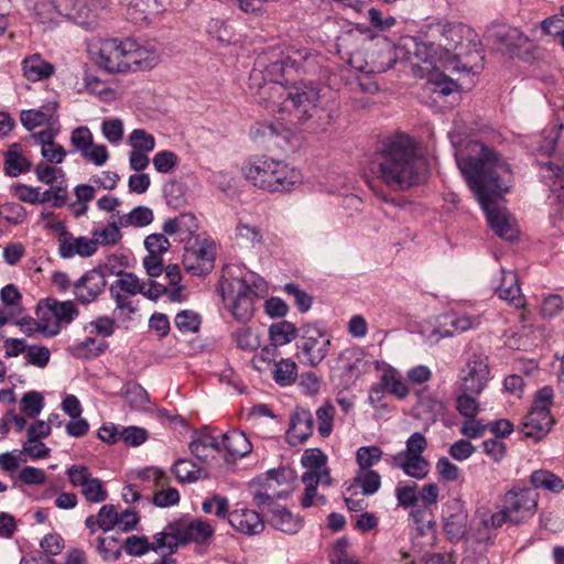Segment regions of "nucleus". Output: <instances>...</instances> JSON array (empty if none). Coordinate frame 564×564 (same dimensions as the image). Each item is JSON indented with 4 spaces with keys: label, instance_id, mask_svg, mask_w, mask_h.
I'll return each instance as SVG.
<instances>
[{
    "label": "nucleus",
    "instance_id": "nucleus-1",
    "mask_svg": "<svg viewBox=\"0 0 564 564\" xmlns=\"http://www.w3.org/2000/svg\"><path fill=\"white\" fill-rule=\"evenodd\" d=\"M250 73V88L258 87L263 99H269L271 111L288 113V121L296 129L317 132L324 130L332 116L319 105V91L304 82L285 86L292 79L286 56L263 65L259 59Z\"/></svg>",
    "mask_w": 564,
    "mask_h": 564
},
{
    "label": "nucleus",
    "instance_id": "nucleus-2",
    "mask_svg": "<svg viewBox=\"0 0 564 564\" xmlns=\"http://www.w3.org/2000/svg\"><path fill=\"white\" fill-rule=\"evenodd\" d=\"M466 158H456L470 189L485 212L487 221L501 239L513 241L518 230L510 215L496 207V199L509 191L512 178L510 165L492 148L479 141L468 145Z\"/></svg>",
    "mask_w": 564,
    "mask_h": 564
},
{
    "label": "nucleus",
    "instance_id": "nucleus-3",
    "mask_svg": "<svg viewBox=\"0 0 564 564\" xmlns=\"http://www.w3.org/2000/svg\"><path fill=\"white\" fill-rule=\"evenodd\" d=\"M373 173L393 191H403L420 182L422 162L406 134L390 138L372 161Z\"/></svg>",
    "mask_w": 564,
    "mask_h": 564
},
{
    "label": "nucleus",
    "instance_id": "nucleus-4",
    "mask_svg": "<svg viewBox=\"0 0 564 564\" xmlns=\"http://www.w3.org/2000/svg\"><path fill=\"white\" fill-rule=\"evenodd\" d=\"M241 171L254 186L271 193L290 192L302 181L300 171L267 155L250 158Z\"/></svg>",
    "mask_w": 564,
    "mask_h": 564
},
{
    "label": "nucleus",
    "instance_id": "nucleus-5",
    "mask_svg": "<svg viewBox=\"0 0 564 564\" xmlns=\"http://www.w3.org/2000/svg\"><path fill=\"white\" fill-rule=\"evenodd\" d=\"M220 292L235 319L245 323L253 315L254 301L264 292V281L253 273L242 278L223 276Z\"/></svg>",
    "mask_w": 564,
    "mask_h": 564
},
{
    "label": "nucleus",
    "instance_id": "nucleus-6",
    "mask_svg": "<svg viewBox=\"0 0 564 564\" xmlns=\"http://www.w3.org/2000/svg\"><path fill=\"white\" fill-rule=\"evenodd\" d=\"M330 339L316 324H304L300 327V335L296 341V357L301 364L310 367H317L328 355Z\"/></svg>",
    "mask_w": 564,
    "mask_h": 564
},
{
    "label": "nucleus",
    "instance_id": "nucleus-7",
    "mask_svg": "<svg viewBox=\"0 0 564 564\" xmlns=\"http://www.w3.org/2000/svg\"><path fill=\"white\" fill-rule=\"evenodd\" d=\"M539 495L531 488L513 487L506 492L503 506L509 513L511 524L519 525L531 519L538 508Z\"/></svg>",
    "mask_w": 564,
    "mask_h": 564
},
{
    "label": "nucleus",
    "instance_id": "nucleus-8",
    "mask_svg": "<svg viewBox=\"0 0 564 564\" xmlns=\"http://www.w3.org/2000/svg\"><path fill=\"white\" fill-rule=\"evenodd\" d=\"M126 40L107 39L100 42L97 64L109 74L129 72Z\"/></svg>",
    "mask_w": 564,
    "mask_h": 564
},
{
    "label": "nucleus",
    "instance_id": "nucleus-9",
    "mask_svg": "<svg viewBox=\"0 0 564 564\" xmlns=\"http://www.w3.org/2000/svg\"><path fill=\"white\" fill-rule=\"evenodd\" d=\"M105 7L104 0H58L57 2V9L63 18L83 26L94 24L99 10Z\"/></svg>",
    "mask_w": 564,
    "mask_h": 564
},
{
    "label": "nucleus",
    "instance_id": "nucleus-10",
    "mask_svg": "<svg viewBox=\"0 0 564 564\" xmlns=\"http://www.w3.org/2000/svg\"><path fill=\"white\" fill-rule=\"evenodd\" d=\"M170 529L173 530L171 534L176 536L181 545H186L192 542L198 544L205 543L214 534L212 524L200 518H182L172 521L170 522Z\"/></svg>",
    "mask_w": 564,
    "mask_h": 564
},
{
    "label": "nucleus",
    "instance_id": "nucleus-11",
    "mask_svg": "<svg viewBox=\"0 0 564 564\" xmlns=\"http://www.w3.org/2000/svg\"><path fill=\"white\" fill-rule=\"evenodd\" d=\"M489 378V367L487 357L481 355H473L460 373V392H470V394H479Z\"/></svg>",
    "mask_w": 564,
    "mask_h": 564
},
{
    "label": "nucleus",
    "instance_id": "nucleus-12",
    "mask_svg": "<svg viewBox=\"0 0 564 564\" xmlns=\"http://www.w3.org/2000/svg\"><path fill=\"white\" fill-rule=\"evenodd\" d=\"M215 245L212 241L203 240L195 246L185 248L183 263L187 272L193 275H205L208 274L215 262Z\"/></svg>",
    "mask_w": 564,
    "mask_h": 564
},
{
    "label": "nucleus",
    "instance_id": "nucleus-13",
    "mask_svg": "<svg viewBox=\"0 0 564 564\" xmlns=\"http://www.w3.org/2000/svg\"><path fill=\"white\" fill-rule=\"evenodd\" d=\"M467 511L459 499H451L443 507V529L451 541H459L465 536Z\"/></svg>",
    "mask_w": 564,
    "mask_h": 564
},
{
    "label": "nucleus",
    "instance_id": "nucleus-14",
    "mask_svg": "<svg viewBox=\"0 0 564 564\" xmlns=\"http://www.w3.org/2000/svg\"><path fill=\"white\" fill-rule=\"evenodd\" d=\"M119 279L116 280L109 288L111 299L116 302L117 310L127 311L129 314L135 312L132 303L128 301V295H135L143 293V284L140 283L138 276L131 272L119 271Z\"/></svg>",
    "mask_w": 564,
    "mask_h": 564
},
{
    "label": "nucleus",
    "instance_id": "nucleus-15",
    "mask_svg": "<svg viewBox=\"0 0 564 564\" xmlns=\"http://www.w3.org/2000/svg\"><path fill=\"white\" fill-rule=\"evenodd\" d=\"M46 310L51 313L55 319L56 325L53 329L47 332L48 336H55L59 333L61 324H70L79 314V311L73 301H57L55 299H44L37 305V317L40 319H45V313L42 312Z\"/></svg>",
    "mask_w": 564,
    "mask_h": 564
},
{
    "label": "nucleus",
    "instance_id": "nucleus-16",
    "mask_svg": "<svg viewBox=\"0 0 564 564\" xmlns=\"http://www.w3.org/2000/svg\"><path fill=\"white\" fill-rule=\"evenodd\" d=\"M106 285L102 271L94 268L74 283V294L79 303L90 304L105 291Z\"/></svg>",
    "mask_w": 564,
    "mask_h": 564
},
{
    "label": "nucleus",
    "instance_id": "nucleus-17",
    "mask_svg": "<svg viewBox=\"0 0 564 564\" xmlns=\"http://www.w3.org/2000/svg\"><path fill=\"white\" fill-rule=\"evenodd\" d=\"M314 432V417L308 409L296 406L290 416L286 440L291 446L305 443Z\"/></svg>",
    "mask_w": 564,
    "mask_h": 564
},
{
    "label": "nucleus",
    "instance_id": "nucleus-18",
    "mask_svg": "<svg viewBox=\"0 0 564 564\" xmlns=\"http://www.w3.org/2000/svg\"><path fill=\"white\" fill-rule=\"evenodd\" d=\"M433 34L441 36L438 45L444 48V53L455 52L463 45V41L470 29L459 22H449L440 20L430 26Z\"/></svg>",
    "mask_w": 564,
    "mask_h": 564
},
{
    "label": "nucleus",
    "instance_id": "nucleus-19",
    "mask_svg": "<svg viewBox=\"0 0 564 564\" xmlns=\"http://www.w3.org/2000/svg\"><path fill=\"white\" fill-rule=\"evenodd\" d=\"M435 48L433 43H424L414 36H404L397 46V56H402L404 61L413 66L419 63H434Z\"/></svg>",
    "mask_w": 564,
    "mask_h": 564
},
{
    "label": "nucleus",
    "instance_id": "nucleus-20",
    "mask_svg": "<svg viewBox=\"0 0 564 564\" xmlns=\"http://www.w3.org/2000/svg\"><path fill=\"white\" fill-rule=\"evenodd\" d=\"M554 420L551 412L531 409L524 416L520 431L524 437H531L535 441L542 440L551 430Z\"/></svg>",
    "mask_w": 564,
    "mask_h": 564
},
{
    "label": "nucleus",
    "instance_id": "nucleus-21",
    "mask_svg": "<svg viewBox=\"0 0 564 564\" xmlns=\"http://www.w3.org/2000/svg\"><path fill=\"white\" fill-rule=\"evenodd\" d=\"M129 72L148 70L159 63V53L154 47L139 45L135 41L127 39Z\"/></svg>",
    "mask_w": 564,
    "mask_h": 564
},
{
    "label": "nucleus",
    "instance_id": "nucleus-22",
    "mask_svg": "<svg viewBox=\"0 0 564 564\" xmlns=\"http://www.w3.org/2000/svg\"><path fill=\"white\" fill-rule=\"evenodd\" d=\"M499 299L508 302L516 308H522L525 305V299L519 285L518 274L512 270H501L500 284L495 289Z\"/></svg>",
    "mask_w": 564,
    "mask_h": 564
},
{
    "label": "nucleus",
    "instance_id": "nucleus-23",
    "mask_svg": "<svg viewBox=\"0 0 564 564\" xmlns=\"http://www.w3.org/2000/svg\"><path fill=\"white\" fill-rule=\"evenodd\" d=\"M228 522L238 532L256 535L263 531V519L257 511L249 509H236L231 512L228 511Z\"/></svg>",
    "mask_w": 564,
    "mask_h": 564
},
{
    "label": "nucleus",
    "instance_id": "nucleus-24",
    "mask_svg": "<svg viewBox=\"0 0 564 564\" xmlns=\"http://www.w3.org/2000/svg\"><path fill=\"white\" fill-rule=\"evenodd\" d=\"M96 251L97 241L88 237L74 238L69 236L59 239L58 253L64 259H69L74 256L90 257Z\"/></svg>",
    "mask_w": 564,
    "mask_h": 564
},
{
    "label": "nucleus",
    "instance_id": "nucleus-25",
    "mask_svg": "<svg viewBox=\"0 0 564 564\" xmlns=\"http://www.w3.org/2000/svg\"><path fill=\"white\" fill-rule=\"evenodd\" d=\"M387 462L393 467L402 469L406 476L417 480L425 478L429 474V462L424 457L394 454L390 455Z\"/></svg>",
    "mask_w": 564,
    "mask_h": 564
},
{
    "label": "nucleus",
    "instance_id": "nucleus-26",
    "mask_svg": "<svg viewBox=\"0 0 564 564\" xmlns=\"http://www.w3.org/2000/svg\"><path fill=\"white\" fill-rule=\"evenodd\" d=\"M300 75L307 76L310 79L308 82L305 83L313 87H316L321 93V89L318 88V86L314 85V82H316L317 84L328 83L330 77V70L328 68L326 58L323 55L314 52L312 56L308 58L306 65H304V68L302 69Z\"/></svg>",
    "mask_w": 564,
    "mask_h": 564
},
{
    "label": "nucleus",
    "instance_id": "nucleus-27",
    "mask_svg": "<svg viewBox=\"0 0 564 564\" xmlns=\"http://www.w3.org/2000/svg\"><path fill=\"white\" fill-rule=\"evenodd\" d=\"M4 173L10 177H17L20 174L30 171L32 163L23 156L22 145L18 142L12 143L3 155Z\"/></svg>",
    "mask_w": 564,
    "mask_h": 564
},
{
    "label": "nucleus",
    "instance_id": "nucleus-28",
    "mask_svg": "<svg viewBox=\"0 0 564 564\" xmlns=\"http://www.w3.org/2000/svg\"><path fill=\"white\" fill-rule=\"evenodd\" d=\"M269 523L276 530L294 534L302 527L300 517L294 516L290 510L282 506H275L270 509Z\"/></svg>",
    "mask_w": 564,
    "mask_h": 564
},
{
    "label": "nucleus",
    "instance_id": "nucleus-29",
    "mask_svg": "<svg viewBox=\"0 0 564 564\" xmlns=\"http://www.w3.org/2000/svg\"><path fill=\"white\" fill-rule=\"evenodd\" d=\"M221 449H225L234 458H240L251 452L252 445L243 432L234 430L223 434Z\"/></svg>",
    "mask_w": 564,
    "mask_h": 564
},
{
    "label": "nucleus",
    "instance_id": "nucleus-30",
    "mask_svg": "<svg viewBox=\"0 0 564 564\" xmlns=\"http://www.w3.org/2000/svg\"><path fill=\"white\" fill-rule=\"evenodd\" d=\"M24 76L31 82H39L51 77L54 66L44 61L39 54L25 57L22 62Z\"/></svg>",
    "mask_w": 564,
    "mask_h": 564
},
{
    "label": "nucleus",
    "instance_id": "nucleus-31",
    "mask_svg": "<svg viewBox=\"0 0 564 564\" xmlns=\"http://www.w3.org/2000/svg\"><path fill=\"white\" fill-rule=\"evenodd\" d=\"M172 473L180 482H194L200 478H206L207 474L194 462L187 458H178L172 466Z\"/></svg>",
    "mask_w": 564,
    "mask_h": 564
},
{
    "label": "nucleus",
    "instance_id": "nucleus-32",
    "mask_svg": "<svg viewBox=\"0 0 564 564\" xmlns=\"http://www.w3.org/2000/svg\"><path fill=\"white\" fill-rule=\"evenodd\" d=\"M300 335V328L289 321L273 323L269 327V338L274 346H284Z\"/></svg>",
    "mask_w": 564,
    "mask_h": 564
},
{
    "label": "nucleus",
    "instance_id": "nucleus-33",
    "mask_svg": "<svg viewBox=\"0 0 564 564\" xmlns=\"http://www.w3.org/2000/svg\"><path fill=\"white\" fill-rule=\"evenodd\" d=\"M496 42L501 47L510 53H516V50L530 43L529 37L517 28H505L498 30L494 34Z\"/></svg>",
    "mask_w": 564,
    "mask_h": 564
},
{
    "label": "nucleus",
    "instance_id": "nucleus-34",
    "mask_svg": "<svg viewBox=\"0 0 564 564\" xmlns=\"http://www.w3.org/2000/svg\"><path fill=\"white\" fill-rule=\"evenodd\" d=\"M154 219L153 212L147 206H137L130 213L119 217L121 227H145Z\"/></svg>",
    "mask_w": 564,
    "mask_h": 564
},
{
    "label": "nucleus",
    "instance_id": "nucleus-35",
    "mask_svg": "<svg viewBox=\"0 0 564 564\" xmlns=\"http://www.w3.org/2000/svg\"><path fill=\"white\" fill-rule=\"evenodd\" d=\"M530 481L534 488H541L553 492H560L564 489L563 480L555 474L544 469L533 471L530 477Z\"/></svg>",
    "mask_w": 564,
    "mask_h": 564
},
{
    "label": "nucleus",
    "instance_id": "nucleus-36",
    "mask_svg": "<svg viewBox=\"0 0 564 564\" xmlns=\"http://www.w3.org/2000/svg\"><path fill=\"white\" fill-rule=\"evenodd\" d=\"M189 451L197 459L205 462L210 451L220 452V443L212 435L202 434L189 443Z\"/></svg>",
    "mask_w": 564,
    "mask_h": 564
},
{
    "label": "nucleus",
    "instance_id": "nucleus-37",
    "mask_svg": "<svg viewBox=\"0 0 564 564\" xmlns=\"http://www.w3.org/2000/svg\"><path fill=\"white\" fill-rule=\"evenodd\" d=\"M419 486L416 482L400 481L395 487L398 505L405 509L414 508L419 501Z\"/></svg>",
    "mask_w": 564,
    "mask_h": 564
},
{
    "label": "nucleus",
    "instance_id": "nucleus-38",
    "mask_svg": "<svg viewBox=\"0 0 564 564\" xmlns=\"http://www.w3.org/2000/svg\"><path fill=\"white\" fill-rule=\"evenodd\" d=\"M206 32L209 39L216 41L219 45L230 44L234 37L231 28L219 19H210L206 25Z\"/></svg>",
    "mask_w": 564,
    "mask_h": 564
},
{
    "label": "nucleus",
    "instance_id": "nucleus-39",
    "mask_svg": "<svg viewBox=\"0 0 564 564\" xmlns=\"http://www.w3.org/2000/svg\"><path fill=\"white\" fill-rule=\"evenodd\" d=\"M297 377V365L291 359H281L275 362L273 379L280 386H289Z\"/></svg>",
    "mask_w": 564,
    "mask_h": 564
},
{
    "label": "nucleus",
    "instance_id": "nucleus-40",
    "mask_svg": "<svg viewBox=\"0 0 564 564\" xmlns=\"http://www.w3.org/2000/svg\"><path fill=\"white\" fill-rule=\"evenodd\" d=\"M335 406L325 402L316 410L317 430L322 437H328L333 432Z\"/></svg>",
    "mask_w": 564,
    "mask_h": 564
},
{
    "label": "nucleus",
    "instance_id": "nucleus-41",
    "mask_svg": "<svg viewBox=\"0 0 564 564\" xmlns=\"http://www.w3.org/2000/svg\"><path fill=\"white\" fill-rule=\"evenodd\" d=\"M383 452L379 446H361L357 449L356 462L359 470H368L382 458Z\"/></svg>",
    "mask_w": 564,
    "mask_h": 564
},
{
    "label": "nucleus",
    "instance_id": "nucleus-42",
    "mask_svg": "<svg viewBox=\"0 0 564 564\" xmlns=\"http://www.w3.org/2000/svg\"><path fill=\"white\" fill-rule=\"evenodd\" d=\"M349 541L347 538L338 539L329 553L330 564H360L359 561L348 552Z\"/></svg>",
    "mask_w": 564,
    "mask_h": 564
},
{
    "label": "nucleus",
    "instance_id": "nucleus-43",
    "mask_svg": "<svg viewBox=\"0 0 564 564\" xmlns=\"http://www.w3.org/2000/svg\"><path fill=\"white\" fill-rule=\"evenodd\" d=\"M172 529H170V523L165 527L164 531L159 532L154 535V542L151 543V551L159 552L160 550L167 549L169 552L166 554H174L178 546L181 545L172 533Z\"/></svg>",
    "mask_w": 564,
    "mask_h": 564
},
{
    "label": "nucleus",
    "instance_id": "nucleus-44",
    "mask_svg": "<svg viewBox=\"0 0 564 564\" xmlns=\"http://www.w3.org/2000/svg\"><path fill=\"white\" fill-rule=\"evenodd\" d=\"M236 237L245 246L256 247L262 243V234L257 226L238 223Z\"/></svg>",
    "mask_w": 564,
    "mask_h": 564
},
{
    "label": "nucleus",
    "instance_id": "nucleus-45",
    "mask_svg": "<svg viewBox=\"0 0 564 564\" xmlns=\"http://www.w3.org/2000/svg\"><path fill=\"white\" fill-rule=\"evenodd\" d=\"M355 481L361 487L366 496L376 494L381 486L380 475L371 469L359 470L355 477Z\"/></svg>",
    "mask_w": 564,
    "mask_h": 564
},
{
    "label": "nucleus",
    "instance_id": "nucleus-46",
    "mask_svg": "<svg viewBox=\"0 0 564 564\" xmlns=\"http://www.w3.org/2000/svg\"><path fill=\"white\" fill-rule=\"evenodd\" d=\"M87 482L88 485L82 488L80 494L88 502L100 503L107 500L108 492L101 479L93 477V479Z\"/></svg>",
    "mask_w": 564,
    "mask_h": 564
},
{
    "label": "nucleus",
    "instance_id": "nucleus-47",
    "mask_svg": "<svg viewBox=\"0 0 564 564\" xmlns=\"http://www.w3.org/2000/svg\"><path fill=\"white\" fill-rule=\"evenodd\" d=\"M122 547L123 545H119V540L113 535L97 540V551L104 560H119Z\"/></svg>",
    "mask_w": 564,
    "mask_h": 564
},
{
    "label": "nucleus",
    "instance_id": "nucleus-48",
    "mask_svg": "<svg viewBox=\"0 0 564 564\" xmlns=\"http://www.w3.org/2000/svg\"><path fill=\"white\" fill-rule=\"evenodd\" d=\"M449 325H451L452 329L435 328L433 330V335H437L438 336L437 339L440 337H452L455 335V333H462V332H466V330L473 328L475 325V321L471 319L469 316L463 315V316H457V317L451 318Z\"/></svg>",
    "mask_w": 564,
    "mask_h": 564
},
{
    "label": "nucleus",
    "instance_id": "nucleus-49",
    "mask_svg": "<svg viewBox=\"0 0 564 564\" xmlns=\"http://www.w3.org/2000/svg\"><path fill=\"white\" fill-rule=\"evenodd\" d=\"M58 0L51 1H40L34 6V13L39 19V22L42 24H51L54 23L57 17H62L59 14V10L57 9Z\"/></svg>",
    "mask_w": 564,
    "mask_h": 564
},
{
    "label": "nucleus",
    "instance_id": "nucleus-50",
    "mask_svg": "<svg viewBox=\"0 0 564 564\" xmlns=\"http://www.w3.org/2000/svg\"><path fill=\"white\" fill-rule=\"evenodd\" d=\"M119 223H110L106 227L95 229L93 231L94 240L97 241V245L100 242L102 245H116L122 238V234L120 231Z\"/></svg>",
    "mask_w": 564,
    "mask_h": 564
},
{
    "label": "nucleus",
    "instance_id": "nucleus-51",
    "mask_svg": "<svg viewBox=\"0 0 564 564\" xmlns=\"http://www.w3.org/2000/svg\"><path fill=\"white\" fill-rule=\"evenodd\" d=\"M362 350L357 347L345 349L339 354L337 364L340 365L345 373H352L358 369V364L362 360Z\"/></svg>",
    "mask_w": 564,
    "mask_h": 564
},
{
    "label": "nucleus",
    "instance_id": "nucleus-52",
    "mask_svg": "<svg viewBox=\"0 0 564 564\" xmlns=\"http://www.w3.org/2000/svg\"><path fill=\"white\" fill-rule=\"evenodd\" d=\"M284 292L294 299V304L301 313L310 311L313 304V296L307 292L300 289L295 283H288L284 285Z\"/></svg>",
    "mask_w": 564,
    "mask_h": 564
},
{
    "label": "nucleus",
    "instance_id": "nucleus-53",
    "mask_svg": "<svg viewBox=\"0 0 564 564\" xmlns=\"http://www.w3.org/2000/svg\"><path fill=\"white\" fill-rule=\"evenodd\" d=\"M381 384L389 393L395 395L398 399H404L409 394L408 386L392 371H386L381 377Z\"/></svg>",
    "mask_w": 564,
    "mask_h": 564
},
{
    "label": "nucleus",
    "instance_id": "nucleus-54",
    "mask_svg": "<svg viewBox=\"0 0 564 564\" xmlns=\"http://www.w3.org/2000/svg\"><path fill=\"white\" fill-rule=\"evenodd\" d=\"M132 150L151 152L155 148V139L143 129H134L129 137Z\"/></svg>",
    "mask_w": 564,
    "mask_h": 564
},
{
    "label": "nucleus",
    "instance_id": "nucleus-55",
    "mask_svg": "<svg viewBox=\"0 0 564 564\" xmlns=\"http://www.w3.org/2000/svg\"><path fill=\"white\" fill-rule=\"evenodd\" d=\"M124 401L134 410H139L149 403L150 398L143 387L138 383L129 386L124 392Z\"/></svg>",
    "mask_w": 564,
    "mask_h": 564
},
{
    "label": "nucleus",
    "instance_id": "nucleus-56",
    "mask_svg": "<svg viewBox=\"0 0 564 564\" xmlns=\"http://www.w3.org/2000/svg\"><path fill=\"white\" fill-rule=\"evenodd\" d=\"M43 405V397L36 391L26 392L21 399V410L31 419L41 413Z\"/></svg>",
    "mask_w": 564,
    "mask_h": 564
},
{
    "label": "nucleus",
    "instance_id": "nucleus-57",
    "mask_svg": "<svg viewBox=\"0 0 564 564\" xmlns=\"http://www.w3.org/2000/svg\"><path fill=\"white\" fill-rule=\"evenodd\" d=\"M199 315L192 311L184 310L175 316V326L182 333H196L199 329Z\"/></svg>",
    "mask_w": 564,
    "mask_h": 564
},
{
    "label": "nucleus",
    "instance_id": "nucleus-58",
    "mask_svg": "<svg viewBox=\"0 0 564 564\" xmlns=\"http://www.w3.org/2000/svg\"><path fill=\"white\" fill-rule=\"evenodd\" d=\"M151 547L148 536L131 535L123 543V549L128 555L142 556L147 554Z\"/></svg>",
    "mask_w": 564,
    "mask_h": 564
},
{
    "label": "nucleus",
    "instance_id": "nucleus-59",
    "mask_svg": "<svg viewBox=\"0 0 564 564\" xmlns=\"http://www.w3.org/2000/svg\"><path fill=\"white\" fill-rule=\"evenodd\" d=\"M470 392H462L456 400V409L460 415L474 419L479 411V404Z\"/></svg>",
    "mask_w": 564,
    "mask_h": 564
},
{
    "label": "nucleus",
    "instance_id": "nucleus-60",
    "mask_svg": "<svg viewBox=\"0 0 564 564\" xmlns=\"http://www.w3.org/2000/svg\"><path fill=\"white\" fill-rule=\"evenodd\" d=\"M326 463L327 456L319 448H307L301 457V464L307 469L321 470Z\"/></svg>",
    "mask_w": 564,
    "mask_h": 564
},
{
    "label": "nucleus",
    "instance_id": "nucleus-61",
    "mask_svg": "<svg viewBox=\"0 0 564 564\" xmlns=\"http://www.w3.org/2000/svg\"><path fill=\"white\" fill-rule=\"evenodd\" d=\"M153 165L159 173H170L178 163V158L175 152L164 150L158 152L153 160Z\"/></svg>",
    "mask_w": 564,
    "mask_h": 564
},
{
    "label": "nucleus",
    "instance_id": "nucleus-62",
    "mask_svg": "<svg viewBox=\"0 0 564 564\" xmlns=\"http://www.w3.org/2000/svg\"><path fill=\"white\" fill-rule=\"evenodd\" d=\"M70 143L83 154L86 150L93 147V133L87 127L75 128L70 134Z\"/></svg>",
    "mask_w": 564,
    "mask_h": 564
},
{
    "label": "nucleus",
    "instance_id": "nucleus-63",
    "mask_svg": "<svg viewBox=\"0 0 564 564\" xmlns=\"http://www.w3.org/2000/svg\"><path fill=\"white\" fill-rule=\"evenodd\" d=\"M429 83L434 86L433 91L442 96H448L458 89L457 83L445 74L432 75Z\"/></svg>",
    "mask_w": 564,
    "mask_h": 564
},
{
    "label": "nucleus",
    "instance_id": "nucleus-64",
    "mask_svg": "<svg viewBox=\"0 0 564 564\" xmlns=\"http://www.w3.org/2000/svg\"><path fill=\"white\" fill-rule=\"evenodd\" d=\"M148 431L139 426H128L120 430V440L128 446H139L148 440Z\"/></svg>",
    "mask_w": 564,
    "mask_h": 564
}]
</instances>
